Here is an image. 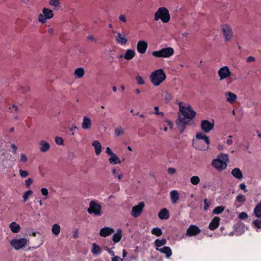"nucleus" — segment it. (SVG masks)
I'll return each mask as SVG.
<instances>
[{"label":"nucleus","instance_id":"obj_22","mask_svg":"<svg viewBox=\"0 0 261 261\" xmlns=\"http://www.w3.org/2000/svg\"><path fill=\"white\" fill-rule=\"evenodd\" d=\"M92 125L91 120L86 116L83 117V121L82 124V128L84 129H88L91 128Z\"/></svg>","mask_w":261,"mask_h":261},{"label":"nucleus","instance_id":"obj_34","mask_svg":"<svg viewBox=\"0 0 261 261\" xmlns=\"http://www.w3.org/2000/svg\"><path fill=\"white\" fill-rule=\"evenodd\" d=\"M232 175L238 179H241L243 177V175L240 169L236 168L233 169L231 171Z\"/></svg>","mask_w":261,"mask_h":261},{"label":"nucleus","instance_id":"obj_21","mask_svg":"<svg viewBox=\"0 0 261 261\" xmlns=\"http://www.w3.org/2000/svg\"><path fill=\"white\" fill-rule=\"evenodd\" d=\"M220 224V218L218 217H215L209 224L208 228L211 230L216 229L219 226Z\"/></svg>","mask_w":261,"mask_h":261},{"label":"nucleus","instance_id":"obj_30","mask_svg":"<svg viewBox=\"0 0 261 261\" xmlns=\"http://www.w3.org/2000/svg\"><path fill=\"white\" fill-rule=\"evenodd\" d=\"M92 146L94 147L95 153L96 155H99L101 152V145L97 140L92 142Z\"/></svg>","mask_w":261,"mask_h":261},{"label":"nucleus","instance_id":"obj_45","mask_svg":"<svg viewBox=\"0 0 261 261\" xmlns=\"http://www.w3.org/2000/svg\"><path fill=\"white\" fill-rule=\"evenodd\" d=\"M33 193L32 191L31 190H28L26 192H25L23 195V201L26 202L29 197V196L31 195Z\"/></svg>","mask_w":261,"mask_h":261},{"label":"nucleus","instance_id":"obj_15","mask_svg":"<svg viewBox=\"0 0 261 261\" xmlns=\"http://www.w3.org/2000/svg\"><path fill=\"white\" fill-rule=\"evenodd\" d=\"M115 40L117 43L122 46L126 45L127 43L128 40L126 36L124 33H117L115 36Z\"/></svg>","mask_w":261,"mask_h":261},{"label":"nucleus","instance_id":"obj_33","mask_svg":"<svg viewBox=\"0 0 261 261\" xmlns=\"http://www.w3.org/2000/svg\"><path fill=\"white\" fill-rule=\"evenodd\" d=\"M91 252L94 255L100 254L101 252V248L96 243H93L92 245Z\"/></svg>","mask_w":261,"mask_h":261},{"label":"nucleus","instance_id":"obj_1","mask_svg":"<svg viewBox=\"0 0 261 261\" xmlns=\"http://www.w3.org/2000/svg\"><path fill=\"white\" fill-rule=\"evenodd\" d=\"M178 105L181 115L179 116V122L178 123V126L181 127L180 132L182 133L184 131L185 124H188L189 121L194 118L196 112L189 104H184L183 102H179Z\"/></svg>","mask_w":261,"mask_h":261},{"label":"nucleus","instance_id":"obj_4","mask_svg":"<svg viewBox=\"0 0 261 261\" xmlns=\"http://www.w3.org/2000/svg\"><path fill=\"white\" fill-rule=\"evenodd\" d=\"M171 16L168 9L165 7H161L158 9L154 14V20L162 21L163 23H167L169 22Z\"/></svg>","mask_w":261,"mask_h":261},{"label":"nucleus","instance_id":"obj_47","mask_svg":"<svg viewBox=\"0 0 261 261\" xmlns=\"http://www.w3.org/2000/svg\"><path fill=\"white\" fill-rule=\"evenodd\" d=\"M252 224L254 226L257 227V228H261V220L258 219L255 220L253 222Z\"/></svg>","mask_w":261,"mask_h":261},{"label":"nucleus","instance_id":"obj_31","mask_svg":"<svg viewBox=\"0 0 261 261\" xmlns=\"http://www.w3.org/2000/svg\"><path fill=\"white\" fill-rule=\"evenodd\" d=\"M122 238V230L121 229H118L116 232L114 234L112 239L114 242H119Z\"/></svg>","mask_w":261,"mask_h":261},{"label":"nucleus","instance_id":"obj_42","mask_svg":"<svg viewBox=\"0 0 261 261\" xmlns=\"http://www.w3.org/2000/svg\"><path fill=\"white\" fill-rule=\"evenodd\" d=\"M165 123L166 124H165V126L163 128L165 132H167L168 129L167 126H166V125H168L170 129H172L173 128V123L171 121L167 120L165 121Z\"/></svg>","mask_w":261,"mask_h":261},{"label":"nucleus","instance_id":"obj_5","mask_svg":"<svg viewBox=\"0 0 261 261\" xmlns=\"http://www.w3.org/2000/svg\"><path fill=\"white\" fill-rule=\"evenodd\" d=\"M228 162V156L226 154H220L218 158L214 159L212 165L218 171H222L227 167V163Z\"/></svg>","mask_w":261,"mask_h":261},{"label":"nucleus","instance_id":"obj_44","mask_svg":"<svg viewBox=\"0 0 261 261\" xmlns=\"http://www.w3.org/2000/svg\"><path fill=\"white\" fill-rule=\"evenodd\" d=\"M246 201L245 197L242 194H239L236 197V201L244 203Z\"/></svg>","mask_w":261,"mask_h":261},{"label":"nucleus","instance_id":"obj_36","mask_svg":"<svg viewBox=\"0 0 261 261\" xmlns=\"http://www.w3.org/2000/svg\"><path fill=\"white\" fill-rule=\"evenodd\" d=\"M112 173L113 175H115L119 180H121L123 177V173L120 171L119 169L114 168L112 170Z\"/></svg>","mask_w":261,"mask_h":261},{"label":"nucleus","instance_id":"obj_63","mask_svg":"<svg viewBox=\"0 0 261 261\" xmlns=\"http://www.w3.org/2000/svg\"><path fill=\"white\" fill-rule=\"evenodd\" d=\"M246 61L247 62H254L255 61V58L252 56H249L247 58Z\"/></svg>","mask_w":261,"mask_h":261},{"label":"nucleus","instance_id":"obj_14","mask_svg":"<svg viewBox=\"0 0 261 261\" xmlns=\"http://www.w3.org/2000/svg\"><path fill=\"white\" fill-rule=\"evenodd\" d=\"M145 206L143 202H140L138 205H135L132 208V215L135 218L140 216Z\"/></svg>","mask_w":261,"mask_h":261},{"label":"nucleus","instance_id":"obj_54","mask_svg":"<svg viewBox=\"0 0 261 261\" xmlns=\"http://www.w3.org/2000/svg\"><path fill=\"white\" fill-rule=\"evenodd\" d=\"M104 249L108 251V252L111 255V256H114L115 255V252L114 251L112 250V249L109 248L108 247H105Z\"/></svg>","mask_w":261,"mask_h":261},{"label":"nucleus","instance_id":"obj_13","mask_svg":"<svg viewBox=\"0 0 261 261\" xmlns=\"http://www.w3.org/2000/svg\"><path fill=\"white\" fill-rule=\"evenodd\" d=\"M201 129L203 133H208L211 131L214 127V123L211 122L208 120H202L200 124Z\"/></svg>","mask_w":261,"mask_h":261},{"label":"nucleus","instance_id":"obj_29","mask_svg":"<svg viewBox=\"0 0 261 261\" xmlns=\"http://www.w3.org/2000/svg\"><path fill=\"white\" fill-rule=\"evenodd\" d=\"M74 76L76 79H80L84 76L85 70L83 68L79 67L76 69L74 72Z\"/></svg>","mask_w":261,"mask_h":261},{"label":"nucleus","instance_id":"obj_61","mask_svg":"<svg viewBox=\"0 0 261 261\" xmlns=\"http://www.w3.org/2000/svg\"><path fill=\"white\" fill-rule=\"evenodd\" d=\"M240 188L241 190H244V192H246L247 191L246 190V186L245 184H241L240 185Z\"/></svg>","mask_w":261,"mask_h":261},{"label":"nucleus","instance_id":"obj_50","mask_svg":"<svg viewBox=\"0 0 261 261\" xmlns=\"http://www.w3.org/2000/svg\"><path fill=\"white\" fill-rule=\"evenodd\" d=\"M55 141L56 143L58 145H62L63 143V140L61 137H56Z\"/></svg>","mask_w":261,"mask_h":261},{"label":"nucleus","instance_id":"obj_10","mask_svg":"<svg viewBox=\"0 0 261 261\" xmlns=\"http://www.w3.org/2000/svg\"><path fill=\"white\" fill-rule=\"evenodd\" d=\"M101 208V206L99 203L94 200H92L90 203L87 212L89 214L99 216L102 214Z\"/></svg>","mask_w":261,"mask_h":261},{"label":"nucleus","instance_id":"obj_62","mask_svg":"<svg viewBox=\"0 0 261 261\" xmlns=\"http://www.w3.org/2000/svg\"><path fill=\"white\" fill-rule=\"evenodd\" d=\"M11 147H12L13 153H16L17 150V146L15 144H12L11 145Z\"/></svg>","mask_w":261,"mask_h":261},{"label":"nucleus","instance_id":"obj_6","mask_svg":"<svg viewBox=\"0 0 261 261\" xmlns=\"http://www.w3.org/2000/svg\"><path fill=\"white\" fill-rule=\"evenodd\" d=\"M54 16V14L52 10L44 7L42 10V12L38 15V21L40 23L44 24L47 20L53 18Z\"/></svg>","mask_w":261,"mask_h":261},{"label":"nucleus","instance_id":"obj_28","mask_svg":"<svg viewBox=\"0 0 261 261\" xmlns=\"http://www.w3.org/2000/svg\"><path fill=\"white\" fill-rule=\"evenodd\" d=\"M161 253L165 254L167 258H169L172 255V250L169 247L164 246L159 250Z\"/></svg>","mask_w":261,"mask_h":261},{"label":"nucleus","instance_id":"obj_19","mask_svg":"<svg viewBox=\"0 0 261 261\" xmlns=\"http://www.w3.org/2000/svg\"><path fill=\"white\" fill-rule=\"evenodd\" d=\"M224 94L226 101L230 104L234 102L237 99V95L232 92H226Z\"/></svg>","mask_w":261,"mask_h":261},{"label":"nucleus","instance_id":"obj_59","mask_svg":"<svg viewBox=\"0 0 261 261\" xmlns=\"http://www.w3.org/2000/svg\"><path fill=\"white\" fill-rule=\"evenodd\" d=\"M113 257L112 258L111 261H123L122 258H121L118 256H113Z\"/></svg>","mask_w":261,"mask_h":261},{"label":"nucleus","instance_id":"obj_52","mask_svg":"<svg viewBox=\"0 0 261 261\" xmlns=\"http://www.w3.org/2000/svg\"><path fill=\"white\" fill-rule=\"evenodd\" d=\"M247 217H248V215H247V213L245 212H242L239 215V218L242 220H244V219H246Z\"/></svg>","mask_w":261,"mask_h":261},{"label":"nucleus","instance_id":"obj_9","mask_svg":"<svg viewBox=\"0 0 261 261\" xmlns=\"http://www.w3.org/2000/svg\"><path fill=\"white\" fill-rule=\"evenodd\" d=\"M221 29L225 41H230L233 37V33L231 25L228 23H223L221 25Z\"/></svg>","mask_w":261,"mask_h":261},{"label":"nucleus","instance_id":"obj_11","mask_svg":"<svg viewBox=\"0 0 261 261\" xmlns=\"http://www.w3.org/2000/svg\"><path fill=\"white\" fill-rule=\"evenodd\" d=\"M29 241L26 238L13 239L10 242V245L16 250H20L25 247L29 244Z\"/></svg>","mask_w":261,"mask_h":261},{"label":"nucleus","instance_id":"obj_53","mask_svg":"<svg viewBox=\"0 0 261 261\" xmlns=\"http://www.w3.org/2000/svg\"><path fill=\"white\" fill-rule=\"evenodd\" d=\"M33 179L31 178H29L25 181V184L27 188H29L33 183Z\"/></svg>","mask_w":261,"mask_h":261},{"label":"nucleus","instance_id":"obj_7","mask_svg":"<svg viewBox=\"0 0 261 261\" xmlns=\"http://www.w3.org/2000/svg\"><path fill=\"white\" fill-rule=\"evenodd\" d=\"M174 49L171 47L163 48L160 50L153 51L152 55L156 58H168L174 54Z\"/></svg>","mask_w":261,"mask_h":261},{"label":"nucleus","instance_id":"obj_12","mask_svg":"<svg viewBox=\"0 0 261 261\" xmlns=\"http://www.w3.org/2000/svg\"><path fill=\"white\" fill-rule=\"evenodd\" d=\"M106 153L110 155V158L109 159V162L113 165L120 164L121 161L118 156L115 154L112 149L109 147H107L106 148Z\"/></svg>","mask_w":261,"mask_h":261},{"label":"nucleus","instance_id":"obj_38","mask_svg":"<svg viewBox=\"0 0 261 261\" xmlns=\"http://www.w3.org/2000/svg\"><path fill=\"white\" fill-rule=\"evenodd\" d=\"M151 233L153 235L156 236V237H160L162 236L163 232L162 230L158 227L153 228L151 230Z\"/></svg>","mask_w":261,"mask_h":261},{"label":"nucleus","instance_id":"obj_16","mask_svg":"<svg viewBox=\"0 0 261 261\" xmlns=\"http://www.w3.org/2000/svg\"><path fill=\"white\" fill-rule=\"evenodd\" d=\"M136 47L137 51L139 53L144 54L148 48V43L145 40H140L138 42Z\"/></svg>","mask_w":261,"mask_h":261},{"label":"nucleus","instance_id":"obj_48","mask_svg":"<svg viewBox=\"0 0 261 261\" xmlns=\"http://www.w3.org/2000/svg\"><path fill=\"white\" fill-rule=\"evenodd\" d=\"M19 172L20 176L23 178L26 177L29 175V173L27 171L22 169H19Z\"/></svg>","mask_w":261,"mask_h":261},{"label":"nucleus","instance_id":"obj_56","mask_svg":"<svg viewBox=\"0 0 261 261\" xmlns=\"http://www.w3.org/2000/svg\"><path fill=\"white\" fill-rule=\"evenodd\" d=\"M28 160L27 157L25 154L22 153L20 154V161L23 163H25Z\"/></svg>","mask_w":261,"mask_h":261},{"label":"nucleus","instance_id":"obj_60","mask_svg":"<svg viewBox=\"0 0 261 261\" xmlns=\"http://www.w3.org/2000/svg\"><path fill=\"white\" fill-rule=\"evenodd\" d=\"M168 172L171 174H174L176 173V169L174 168L170 167L168 168Z\"/></svg>","mask_w":261,"mask_h":261},{"label":"nucleus","instance_id":"obj_41","mask_svg":"<svg viewBox=\"0 0 261 261\" xmlns=\"http://www.w3.org/2000/svg\"><path fill=\"white\" fill-rule=\"evenodd\" d=\"M225 207L223 206H218L214 208L213 211V214H220L222 213L224 210Z\"/></svg>","mask_w":261,"mask_h":261},{"label":"nucleus","instance_id":"obj_64","mask_svg":"<svg viewBox=\"0 0 261 261\" xmlns=\"http://www.w3.org/2000/svg\"><path fill=\"white\" fill-rule=\"evenodd\" d=\"M229 138L227 140L226 143L228 145H230L232 144V140L231 139V136H229Z\"/></svg>","mask_w":261,"mask_h":261},{"label":"nucleus","instance_id":"obj_39","mask_svg":"<svg viewBox=\"0 0 261 261\" xmlns=\"http://www.w3.org/2000/svg\"><path fill=\"white\" fill-rule=\"evenodd\" d=\"M124 130L121 126H118L115 129V135L116 136H120L123 135Z\"/></svg>","mask_w":261,"mask_h":261},{"label":"nucleus","instance_id":"obj_43","mask_svg":"<svg viewBox=\"0 0 261 261\" xmlns=\"http://www.w3.org/2000/svg\"><path fill=\"white\" fill-rule=\"evenodd\" d=\"M40 192L41 193V195L44 196V199H46L48 198L49 192L47 188H42L40 189Z\"/></svg>","mask_w":261,"mask_h":261},{"label":"nucleus","instance_id":"obj_25","mask_svg":"<svg viewBox=\"0 0 261 261\" xmlns=\"http://www.w3.org/2000/svg\"><path fill=\"white\" fill-rule=\"evenodd\" d=\"M48 3L54 10H57L61 8V3L59 0H48Z\"/></svg>","mask_w":261,"mask_h":261},{"label":"nucleus","instance_id":"obj_2","mask_svg":"<svg viewBox=\"0 0 261 261\" xmlns=\"http://www.w3.org/2000/svg\"><path fill=\"white\" fill-rule=\"evenodd\" d=\"M210 140L203 132H199L196 134L193 140V145L195 148L200 150H206L209 148Z\"/></svg>","mask_w":261,"mask_h":261},{"label":"nucleus","instance_id":"obj_55","mask_svg":"<svg viewBox=\"0 0 261 261\" xmlns=\"http://www.w3.org/2000/svg\"><path fill=\"white\" fill-rule=\"evenodd\" d=\"M119 19L120 21L125 23L127 21L126 17L124 14H121L119 16Z\"/></svg>","mask_w":261,"mask_h":261},{"label":"nucleus","instance_id":"obj_20","mask_svg":"<svg viewBox=\"0 0 261 261\" xmlns=\"http://www.w3.org/2000/svg\"><path fill=\"white\" fill-rule=\"evenodd\" d=\"M170 197L173 204L177 203L179 200V194L176 190H172L170 192Z\"/></svg>","mask_w":261,"mask_h":261},{"label":"nucleus","instance_id":"obj_51","mask_svg":"<svg viewBox=\"0 0 261 261\" xmlns=\"http://www.w3.org/2000/svg\"><path fill=\"white\" fill-rule=\"evenodd\" d=\"M9 110L11 113H15L18 111V107L16 106L13 105L9 107Z\"/></svg>","mask_w":261,"mask_h":261},{"label":"nucleus","instance_id":"obj_58","mask_svg":"<svg viewBox=\"0 0 261 261\" xmlns=\"http://www.w3.org/2000/svg\"><path fill=\"white\" fill-rule=\"evenodd\" d=\"M154 110H155V112H154L155 114H156L157 115H161V116H163L164 115L163 112L159 111V109L158 107H157V106L155 107Z\"/></svg>","mask_w":261,"mask_h":261},{"label":"nucleus","instance_id":"obj_23","mask_svg":"<svg viewBox=\"0 0 261 261\" xmlns=\"http://www.w3.org/2000/svg\"><path fill=\"white\" fill-rule=\"evenodd\" d=\"M158 217L162 220L168 219L169 217V211L166 208L162 209L158 214Z\"/></svg>","mask_w":261,"mask_h":261},{"label":"nucleus","instance_id":"obj_26","mask_svg":"<svg viewBox=\"0 0 261 261\" xmlns=\"http://www.w3.org/2000/svg\"><path fill=\"white\" fill-rule=\"evenodd\" d=\"M135 55L136 53L134 50L128 49L126 50L124 58L126 60H130L135 56Z\"/></svg>","mask_w":261,"mask_h":261},{"label":"nucleus","instance_id":"obj_27","mask_svg":"<svg viewBox=\"0 0 261 261\" xmlns=\"http://www.w3.org/2000/svg\"><path fill=\"white\" fill-rule=\"evenodd\" d=\"M9 227L13 233H18L20 230V226L15 222L11 223Z\"/></svg>","mask_w":261,"mask_h":261},{"label":"nucleus","instance_id":"obj_3","mask_svg":"<svg viewBox=\"0 0 261 261\" xmlns=\"http://www.w3.org/2000/svg\"><path fill=\"white\" fill-rule=\"evenodd\" d=\"M166 75L163 69H159L152 71L149 76L151 83L154 86H159L166 79Z\"/></svg>","mask_w":261,"mask_h":261},{"label":"nucleus","instance_id":"obj_46","mask_svg":"<svg viewBox=\"0 0 261 261\" xmlns=\"http://www.w3.org/2000/svg\"><path fill=\"white\" fill-rule=\"evenodd\" d=\"M136 80L139 85H143L145 84V81L144 79L140 75H138L136 77Z\"/></svg>","mask_w":261,"mask_h":261},{"label":"nucleus","instance_id":"obj_18","mask_svg":"<svg viewBox=\"0 0 261 261\" xmlns=\"http://www.w3.org/2000/svg\"><path fill=\"white\" fill-rule=\"evenodd\" d=\"M114 229L109 227H105L99 231V236L102 237H108L114 232Z\"/></svg>","mask_w":261,"mask_h":261},{"label":"nucleus","instance_id":"obj_57","mask_svg":"<svg viewBox=\"0 0 261 261\" xmlns=\"http://www.w3.org/2000/svg\"><path fill=\"white\" fill-rule=\"evenodd\" d=\"M204 209L205 211H207L209 207L210 203L208 202L207 199L204 200Z\"/></svg>","mask_w":261,"mask_h":261},{"label":"nucleus","instance_id":"obj_24","mask_svg":"<svg viewBox=\"0 0 261 261\" xmlns=\"http://www.w3.org/2000/svg\"><path fill=\"white\" fill-rule=\"evenodd\" d=\"M39 145L40 146V150L42 152H46L49 149L50 145L49 143L45 141H41L39 143Z\"/></svg>","mask_w":261,"mask_h":261},{"label":"nucleus","instance_id":"obj_49","mask_svg":"<svg viewBox=\"0 0 261 261\" xmlns=\"http://www.w3.org/2000/svg\"><path fill=\"white\" fill-rule=\"evenodd\" d=\"M173 98L172 94L166 92L165 94V99L166 101L168 102L170 101Z\"/></svg>","mask_w":261,"mask_h":261},{"label":"nucleus","instance_id":"obj_32","mask_svg":"<svg viewBox=\"0 0 261 261\" xmlns=\"http://www.w3.org/2000/svg\"><path fill=\"white\" fill-rule=\"evenodd\" d=\"M167 243L166 239H163L162 240L156 239L154 241V245L156 246V250H159L161 249V247L165 245Z\"/></svg>","mask_w":261,"mask_h":261},{"label":"nucleus","instance_id":"obj_35","mask_svg":"<svg viewBox=\"0 0 261 261\" xmlns=\"http://www.w3.org/2000/svg\"><path fill=\"white\" fill-rule=\"evenodd\" d=\"M61 231V227L58 224H55L53 225L51 227V232L55 236H58L59 234Z\"/></svg>","mask_w":261,"mask_h":261},{"label":"nucleus","instance_id":"obj_17","mask_svg":"<svg viewBox=\"0 0 261 261\" xmlns=\"http://www.w3.org/2000/svg\"><path fill=\"white\" fill-rule=\"evenodd\" d=\"M201 232L200 229L195 225H191L186 231V235L189 237L198 234Z\"/></svg>","mask_w":261,"mask_h":261},{"label":"nucleus","instance_id":"obj_40","mask_svg":"<svg viewBox=\"0 0 261 261\" xmlns=\"http://www.w3.org/2000/svg\"><path fill=\"white\" fill-rule=\"evenodd\" d=\"M190 182L193 185H197L200 182V178L198 176H193L190 178Z\"/></svg>","mask_w":261,"mask_h":261},{"label":"nucleus","instance_id":"obj_37","mask_svg":"<svg viewBox=\"0 0 261 261\" xmlns=\"http://www.w3.org/2000/svg\"><path fill=\"white\" fill-rule=\"evenodd\" d=\"M254 213L257 218H261V203L256 205L254 210Z\"/></svg>","mask_w":261,"mask_h":261},{"label":"nucleus","instance_id":"obj_8","mask_svg":"<svg viewBox=\"0 0 261 261\" xmlns=\"http://www.w3.org/2000/svg\"><path fill=\"white\" fill-rule=\"evenodd\" d=\"M218 74L220 81L227 80L228 83H231V76L232 73L228 66H224L220 67L218 71Z\"/></svg>","mask_w":261,"mask_h":261}]
</instances>
